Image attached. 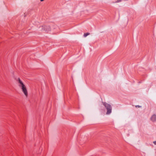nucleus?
Wrapping results in <instances>:
<instances>
[{"mask_svg":"<svg viewBox=\"0 0 156 156\" xmlns=\"http://www.w3.org/2000/svg\"><path fill=\"white\" fill-rule=\"evenodd\" d=\"M89 34L88 33H87L85 34L84 35V37H86L87 36L89 35Z\"/></svg>","mask_w":156,"mask_h":156,"instance_id":"f03ea898","label":"nucleus"},{"mask_svg":"<svg viewBox=\"0 0 156 156\" xmlns=\"http://www.w3.org/2000/svg\"><path fill=\"white\" fill-rule=\"evenodd\" d=\"M19 82L21 84V88L22 90L23 91V92L25 95L26 96H27V91L26 86L20 80H19Z\"/></svg>","mask_w":156,"mask_h":156,"instance_id":"f257e3e1","label":"nucleus"},{"mask_svg":"<svg viewBox=\"0 0 156 156\" xmlns=\"http://www.w3.org/2000/svg\"><path fill=\"white\" fill-rule=\"evenodd\" d=\"M44 0H40V1L41 2L43 1Z\"/></svg>","mask_w":156,"mask_h":156,"instance_id":"20e7f679","label":"nucleus"},{"mask_svg":"<svg viewBox=\"0 0 156 156\" xmlns=\"http://www.w3.org/2000/svg\"><path fill=\"white\" fill-rule=\"evenodd\" d=\"M111 112V110H108V112H107V113L109 114V113H110Z\"/></svg>","mask_w":156,"mask_h":156,"instance_id":"7ed1b4c3","label":"nucleus"}]
</instances>
